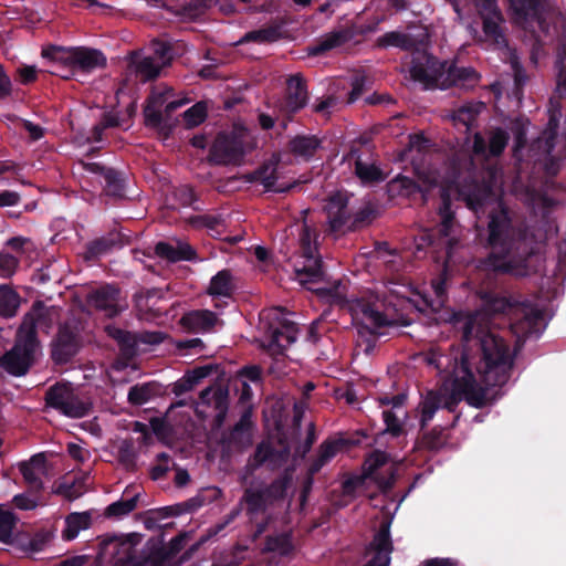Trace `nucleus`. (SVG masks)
Segmentation results:
<instances>
[{"instance_id":"obj_1","label":"nucleus","mask_w":566,"mask_h":566,"mask_svg":"<svg viewBox=\"0 0 566 566\" xmlns=\"http://www.w3.org/2000/svg\"><path fill=\"white\" fill-rule=\"evenodd\" d=\"M462 352L454 359L452 389L442 394V406L454 412L462 399L476 409L492 405L502 394L500 389L510 380L515 354L509 343L481 325L472 314L461 326Z\"/></svg>"},{"instance_id":"obj_2","label":"nucleus","mask_w":566,"mask_h":566,"mask_svg":"<svg viewBox=\"0 0 566 566\" xmlns=\"http://www.w3.org/2000/svg\"><path fill=\"white\" fill-rule=\"evenodd\" d=\"M485 247L489 254L480 260V268L495 274L526 276L536 271L539 244L525 226H514L509 210L500 207L489 213Z\"/></svg>"},{"instance_id":"obj_3","label":"nucleus","mask_w":566,"mask_h":566,"mask_svg":"<svg viewBox=\"0 0 566 566\" xmlns=\"http://www.w3.org/2000/svg\"><path fill=\"white\" fill-rule=\"evenodd\" d=\"M409 72L413 81L422 83L427 88L440 85L442 88L458 86L469 90L480 80L473 67H460L455 63L441 62L427 51L413 53V65Z\"/></svg>"},{"instance_id":"obj_4","label":"nucleus","mask_w":566,"mask_h":566,"mask_svg":"<svg viewBox=\"0 0 566 566\" xmlns=\"http://www.w3.org/2000/svg\"><path fill=\"white\" fill-rule=\"evenodd\" d=\"M38 346L36 319L28 313L18 328L14 345L0 356V367L15 377L27 375L34 363Z\"/></svg>"},{"instance_id":"obj_5","label":"nucleus","mask_w":566,"mask_h":566,"mask_svg":"<svg viewBox=\"0 0 566 566\" xmlns=\"http://www.w3.org/2000/svg\"><path fill=\"white\" fill-rule=\"evenodd\" d=\"M478 296L482 302L484 311L491 315L510 313L516 311L521 313V318L515 323V328L524 336L528 337L539 332V325L543 322V313L541 310L521 304L505 296L501 292L481 286Z\"/></svg>"},{"instance_id":"obj_6","label":"nucleus","mask_w":566,"mask_h":566,"mask_svg":"<svg viewBox=\"0 0 566 566\" xmlns=\"http://www.w3.org/2000/svg\"><path fill=\"white\" fill-rule=\"evenodd\" d=\"M286 315V310L281 306L266 308L260 313V324L265 338L263 347L272 355H284L287 347L296 340L297 325Z\"/></svg>"},{"instance_id":"obj_7","label":"nucleus","mask_w":566,"mask_h":566,"mask_svg":"<svg viewBox=\"0 0 566 566\" xmlns=\"http://www.w3.org/2000/svg\"><path fill=\"white\" fill-rule=\"evenodd\" d=\"M251 148L247 129H234L230 133L222 132L214 138L209 149L208 160L210 164L218 166H239Z\"/></svg>"},{"instance_id":"obj_8","label":"nucleus","mask_w":566,"mask_h":566,"mask_svg":"<svg viewBox=\"0 0 566 566\" xmlns=\"http://www.w3.org/2000/svg\"><path fill=\"white\" fill-rule=\"evenodd\" d=\"M83 346L82 328L76 319H67L59 324L56 334L50 343V357L54 365L64 366L71 363Z\"/></svg>"},{"instance_id":"obj_9","label":"nucleus","mask_w":566,"mask_h":566,"mask_svg":"<svg viewBox=\"0 0 566 566\" xmlns=\"http://www.w3.org/2000/svg\"><path fill=\"white\" fill-rule=\"evenodd\" d=\"M44 401L46 407L75 419L87 416L92 409L91 402L83 401L67 384L61 382L46 390Z\"/></svg>"},{"instance_id":"obj_10","label":"nucleus","mask_w":566,"mask_h":566,"mask_svg":"<svg viewBox=\"0 0 566 566\" xmlns=\"http://www.w3.org/2000/svg\"><path fill=\"white\" fill-rule=\"evenodd\" d=\"M349 311L359 334L365 331L374 335L377 329L391 325V322L382 312L363 298L350 302Z\"/></svg>"},{"instance_id":"obj_11","label":"nucleus","mask_w":566,"mask_h":566,"mask_svg":"<svg viewBox=\"0 0 566 566\" xmlns=\"http://www.w3.org/2000/svg\"><path fill=\"white\" fill-rule=\"evenodd\" d=\"M86 303L108 318L118 316L126 304L122 303V291L114 284H103L86 295Z\"/></svg>"},{"instance_id":"obj_12","label":"nucleus","mask_w":566,"mask_h":566,"mask_svg":"<svg viewBox=\"0 0 566 566\" xmlns=\"http://www.w3.org/2000/svg\"><path fill=\"white\" fill-rule=\"evenodd\" d=\"M314 231L304 223L300 233L302 256L305 259L303 268L296 270V274L303 282L316 283L323 275V261L315 255L316 248L312 244Z\"/></svg>"},{"instance_id":"obj_13","label":"nucleus","mask_w":566,"mask_h":566,"mask_svg":"<svg viewBox=\"0 0 566 566\" xmlns=\"http://www.w3.org/2000/svg\"><path fill=\"white\" fill-rule=\"evenodd\" d=\"M389 461L386 452L380 450L373 451L365 460L361 467V474L366 475L367 480H373L377 483L378 489L382 493L391 491L396 481V473L394 468H389L386 474L378 473V470L385 467Z\"/></svg>"},{"instance_id":"obj_14","label":"nucleus","mask_w":566,"mask_h":566,"mask_svg":"<svg viewBox=\"0 0 566 566\" xmlns=\"http://www.w3.org/2000/svg\"><path fill=\"white\" fill-rule=\"evenodd\" d=\"M349 197L347 192L336 191L329 195L324 206L331 232H347L350 219L348 211Z\"/></svg>"},{"instance_id":"obj_15","label":"nucleus","mask_w":566,"mask_h":566,"mask_svg":"<svg viewBox=\"0 0 566 566\" xmlns=\"http://www.w3.org/2000/svg\"><path fill=\"white\" fill-rule=\"evenodd\" d=\"M308 101L306 81L301 74L291 75L286 81V93L281 105V111L289 120L304 108Z\"/></svg>"},{"instance_id":"obj_16","label":"nucleus","mask_w":566,"mask_h":566,"mask_svg":"<svg viewBox=\"0 0 566 566\" xmlns=\"http://www.w3.org/2000/svg\"><path fill=\"white\" fill-rule=\"evenodd\" d=\"M509 140V133L501 127H494L489 132V143L481 133L476 132L473 135L472 151L476 156L500 157L504 153Z\"/></svg>"},{"instance_id":"obj_17","label":"nucleus","mask_w":566,"mask_h":566,"mask_svg":"<svg viewBox=\"0 0 566 566\" xmlns=\"http://www.w3.org/2000/svg\"><path fill=\"white\" fill-rule=\"evenodd\" d=\"M252 410L248 408L242 412L239 421L228 432L222 433V443L237 449L249 447L252 443Z\"/></svg>"},{"instance_id":"obj_18","label":"nucleus","mask_w":566,"mask_h":566,"mask_svg":"<svg viewBox=\"0 0 566 566\" xmlns=\"http://www.w3.org/2000/svg\"><path fill=\"white\" fill-rule=\"evenodd\" d=\"M46 458L44 453H36L32 455L28 461H21L18 463L20 473L23 476V481L27 488L30 489L31 493L43 492L44 483L40 474H44Z\"/></svg>"},{"instance_id":"obj_19","label":"nucleus","mask_w":566,"mask_h":566,"mask_svg":"<svg viewBox=\"0 0 566 566\" xmlns=\"http://www.w3.org/2000/svg\"><path fill=\"white\" fill-rule=\"evenodd\" d=\"M106 65L107 59L101 50L87 46H75L72 77L77 73L90 74L97 69L106 67Z\"/></svg>"},{"instance_id":"obj_20","label":"nucleus","mask_w":566,"mask_h":566,"mask_svg":"<svg viewBox=\"0 0 566 566\" xmlns=\"http://www.w3.org/2000/svg\"><path fill=\"white\" fill-rule=\"evenodd\" d=\"M359 439H326L318 447L317 455L310 464V473L317 474L323 467L328 464L345 447L359 443Z\"/></svg>"},{"instance_id":"obj_21","label":"nucleus","mask_w":566,"mask_h":566,"mask_svg":"<svg viewBox=\"0 0 566 566\" xmlns=\"http://www.w3.org/2000/svg\"><path fill=\"white\" fill-rule=\"evenodd\" d=\"M219 369L220 365L218 364L197 366L186 371L181 378L174 382L171 391L176 396H181L188 391H191L202 379L214 373H219Z\"/></svg>"},{"instance_id":"obj_22","label":"nucleus","mask_w":566,"mask_h":566,"mask_svg":"<svg viewBox=\"0 0 566 566\" xmlns=\"http://www.w3.org/2000/svg\"><path fill=\"white\" fill-rule=\"evenodd\" d=\"M155 253L160 259L172 263L197 259L196 250L190 244L180 241H178L176 247L169 242L159 241L155 245Z\"/></svg>"},{"instance_id":"obj_23","label":"nucleus","mask_w":566,"mask_h":566,"mask_svg":"<svg viewBox=\"0 0 566 566\" xmlns=\"http://www.w3.org/2000/svg\"><path fill=\"white\" fill-rule=\"evenodd\" d=\"M75 46L65 48L50 45L42 50V56L50 60L56 69H64L69 74H62V78H72Z\"/></svg>"},{"instance_id":"obj_24","label":"nucleus","mask_w":566,"mask_h":566,"mask_svg":"<svg viewBox=\"0 0 566 566\" xmlns=\"http://www.w3.org/2000/svg\"><path fill=\"white\" fill-rule=\"evenodd\" d=\"M376 45L380 49L398 48L403 51H410L411 66L413 65V53L422 51L418 48L417 40L412 35L399 31H390L380 35L376 40Z\"/></svg>"},{"instance_id":"obj_25","label":"nucleus","mask_w":566,"mask_h":566,"mask_svg":"<svg viewBox=\"0 0 566 566\" xmlns=\"http://www.w3.org/2000/svg\"><path fill=\"white\" fill-rule=\"evenodd\" d=\"M322 140L315 135H296L289 142V150L295 157L310 161L321 148Z\"/></svg>"},{"instance_id":"obj_26","label":"nucleus","mask_w":566,"mask_h":566,"mask_svg":"<svg viewBox=\"0 0 566 566\" xmlns=\"http://www.w3.org/2000/svg\"><path fill=\"white\" fill-rule=\"evenodd\" d=\"M217 314L209 310H197L186 313L180 323L185 328L193 332H208L217 323Z\"/></svg>"},{"instance_id":"obj_27","label":"nucleus","mask_w":566,"mask_h":566,"mask_svg":"<svg viewBox=\"0 0 566 566\" xmlns=\"http://www.w3.org/2000/svg\"><path fill=\"white\" fill-rule=\"evenodd\" d=\"M348 40V34L344 30L333 31L321 36L316 42L307 46V53L311 56H321L325 53L342 46Z\"/></svg>"},{"instance_id":"obj_28","label":"nucleus","mask_w":566,"mask_h":566,"mask_svg":"<svg viewBox=\"0 0 566 566\" xmlns=\"http://www.w3.org/2000/svg\"><path fill=\"white\" fill-rule=\"evenodd\" d=\"M259 181L263 185L265 191H271L275 193H285L289 192L292 188H294V184L289 185H279L276 186L277 180V164L276 163H264L259 168L255 169Z\"/></svg>"},{"instance_id":"obj_29","label":"nucleus","mask_w":566,"mask_h":566,"mask_svg":"<svg viewBox=\"0 0 566 566\" xmlns=\"http://www.w3.org/2000/svg\"><path fill=\"white\" fill-rule=\"evenodd\" d=\"M164 392L165 389L163 385L157 381L137 384L129 388L127 399L133 406H143L151 398L160 396Z\"/></svg>"},{"instance_id":"obj_30","label":"nucleus","mask_w":566,"mask_h":566,"mask_svg":"<svg viewBox=\"0 0 566 566\" xmlns=\"http://www.w3.org/2000/svg\"><path fill=\"white\" fill-rule=\"evenodd\" d=\"M441 426H436L429 431H424L416 441L415 448L429 452H438L448 443V434Z\"/></svg>"},{"instance_id":"obj_31","label":"nucleus","mask_w":566,"mask_h":566,"mask_svg":"<svg viewBox=\"0 0 566 566\" xmlns=\"http://www.w3.org/2000/svg\"><path fill=\"white\" fill-rule=\"evenodd\" d=\"M484 108L483 102H467L453 111L451 118L454 125H462L469 132Z\"/></svg>"},{"instance_id":"obj_32","label":"nucleus","mask_w":566,"mask_h":566,"mask_svg":"<svg viewBox=\"0 0 566 566\" xmlns=\"http://www.w3.org/2000/svg\"><path fill=\"white\" fill-rule=\"evenodd\" d=\"M388 192L391 197L415 198L422 192L420 185L412 178L398 175L388 184Z\"/></svg>"},{"instance_id":"obj_33","label":"nucleus","mask_w":566,"mask_h":566,"mask_svg":"<svg viewBox=\"0 0 566 566\" xmlns=\"http://www.w3.org/2000/svg\"><path fill=\"white\" fill-rule=\"evenodd\" d=\"M92 516L88 512H74L66 516L65 527L62 531L64 541H73L77 537L80 531L91 527Z\"/></svg>"},{"instance_id":"obj_34","label":"nucleus","mask_w":566,"mask_h":566,"mask_svg":"<svg viewBox=\"0 0 566 566\" xmlns=\"http://www.w3.org/2000/svg\"><path fill=\"white\" fill-rule=\"evenodd\" d=\"M21 301V296L12 286L0 285V316L2 318L9 319L17 316Z\"/></svg>"},{"instance_id":"obj_35","label":"nucleus","mask_w":566,"mask_h":566,"mask_svg":"<svg viewBox=\"0 0 566 566\" xmlns=\"http://www.w3.org/2000/svg\"><path fill=\"white\" fill-rule=\"evenodd\" d=\"M357 150L352 149L350 155L355 159V175L363 184H378L385 180V175L381 169L375 164H367L363 161Z\"/></svg>"},{"instance_id":"obj_36","label":"nucleus","mask_w":566,"mask_h":566,"mask_svg":"<svg viewBox=\"0 0 566 566\" xmlns=\"http://www.w3.org/2000/svg\"><path fill=\"white\" fill-rule=\"evenodd\" d=\"M188 535L180 533L170 539L167 547H160L151 553L153 566H163L167 560L172 559L184 548Z\"/></svg>"},{"instance_id":"obj_37","label":"nucleus","mask_w":566,"mask_h":566,"mask_svg":"<svg viewBox=\"0 0 566 566\" xmlns=\"http://www.w3.org/2000/svg\"><path fill=\"white\" fill-rule=\"evenodd\" d=\"M263 553H273L279 556H290L294 552L292 536L289 533L268 535L265 537Z\"/></svg>"},{"instance_id":"obj_38","label":"nucleus","mask_w":566,"mask_h":566,"mask_svg":"<svg viewBox=\"0 0 566 566\" xmlns=\"http://www.w3.org/2000/svg\"><path fill=\"white\" fill-rule=\"evenodd\" d=\"M419 406L421 409L419 424L420 430L423 431L433 419L437 410L442 406V392L436 390L428 391Z\"/></svg>"},{"instance_id":"obj_39","label":"nucleus","mask_w":566,"mask_h":566,"mask_svg":"<svg viewBox=\"0 0 566 566\" xmlns=\"http://www.w3.org/2000/svg\"><path fill=\"white\" fill-rule=\"evenodd\" d=\"M441 205L439 207L440 223L438 224V233L441 237H449L454 224V211L452 210V201L447 190L441 191Z\"/></svg>"},{"instance_id":"obj_40","label":"nucleus","mask_w":566,"mask_h":566,"mask_svg":"<svg viewBox=\"0 0 566 566\" xmlns=\"http://www.w3.org/2000/svg\"><path fill=\"white\" fill-rule=\"evenodd\" d=\"M234 285L230 270H221L210 280L208 294L212 296L230 297L233 294Z\"/></svg>"},{"instance_id":"obj_41","label":"nucleus","mask_w":566,"mask_h":566,"mask_svg":"<svg viewBox=\"0 0 566 566\" xmlns=\"http://www.w3.org/2000/svg\"><path fill=\"white\" fill-rule=\"evenodd\" d=\"M105 181L104 192L115 199L125 198L126 176L123 171L111 168L103 177Z\"/></svg>"},{"instance_id":"obj_42","label":"nucleus","mask_w":566,"mask_h":566,"mask_svg":"<svg viewBox=\"0 0 566 566\" xmlns=\"http://www.w3.org/2000/svg\"><path fill=\"white\" fill-rule=\"evenodd\" d=\"M515 13L521 19H530L539 25L545 21L542 0H515Z\"/></svg>"},{"instance_id":"obj_43","label":"nucleus","mask_w":566,"mask_h":566,"mask_svg":"<svg viewBox=\"0 0 566 566\" xmlns=\"http://www.w3.org/2000/svg\"><path fill=\"white\" fill-rule=\"evenodd\" d=\"M515 13L521 19H530L539 25L545 21L542 0H515Z\"/></svg>"},{"instance_id":"obj_44","label":"nucleus","mask_w":566,"mask_h":566,"mask_svg":"<svg viewBox=\"0 0 566 566\" xmlns=\"http://www.w3.org/2000/svg\"><path fill=\"white\" fill-rule=\"evenodd\" d=\"M515 13L521 19H530L539 25L545 21L542 0H515Z\"/></svg>"},{"instance_id":"obj_45","label":"nucleus","mask_w":566,"mask_h":566,"mask_svg":"<svg viewBox=\"0 0 566 566\" xmlns=\"http://www.w3.org/2000/svg\"><path fill=\"white\" fill-rule=\"evenodd\" d=\"M243 501L247 504V512L250 515L264 513L271 504L269 499H266L264 491L262 488L260 489H251L248 488L243 493Z\"/></svg>"},{"instance_id":"obj_46","label":"nucleus","mask_w":566,"mask_h":566,"mask_svg":"<svg viewBox=\"0 0 566 566\" xmlns=\"http://www.w3.org/2000/svg\"><path fill=\"white\" fill-rule=\"evenodd\" d=\"M281 38V30L279 25H270L258 30L247 32L237 44H244L249 42L256 43H273Z\"/></svg>"},{"instance_id":"obj_47","label":"nucleus","mask_w":566,"mask_h":566,"mask_svg":"<svg viewBox=\"0 0 566 566\" xmlns=\"http://www.w3.org/2000/svg\"><path fill=\"white\" fill-rule=\"evenodd\" d=\"M107 335L117 342L120 350L125 355H133L136 349V336L129 332L122 329L115 325H107L105 327Z\"/></svg>"},{"instance_id":"obj_48","label":"nucleus","mask_w":566,"mask_h":566,"mask_svg":"<svg viewBox=\"0 0 566 566\" xmlns=\"http://www.w3.org/2000/svg\"><path fill=\"white\" fill-rule=\"evenodd\" d=\"M377 218L376 208L367 203L360 209H358L353 216H350L347 232H356L359 231L369 224Z\"/></svg>"},{"instance_id":"obj_49","label":"nucleus","mask_w":566,"mask_h":566,"mask_svg":"<svg viewBox=\"0 0 566 566\" xmlns=\"http://www.w3.org/2000/svg\"><path fill=\"white\" fill-rule=\"evenodd\" d=\"M163 69L154 56H144L135 63L136 75L143 83L156 80Z\"/></svg>"},{"instance_id":"obj_50","label":"nucleus","mask_w":566,"mask_h":566,"mask_svg":"<svg viewBox=\"0 0 566 566\" xmlns=\"http://www.w3.org/2000/svg\"><path fill=\"white\" fill-rule=\"evenodd\" d=\"M482 30L486 38L491 39L497 45H506V38L501 28V23L504 21L503 15L497 19L491 15L482 17Z\"/></svg>"},{"instance_id":"obj_51","label":"nucleus","mask_w":566,"mask_h":566,"mask_svg":"<svg viewBox=\"0 0 566 566\" xmlns=\"http://www.w3.org/2000/svg\"><path fill=\"white\" fill-rule=\"evenodd\" d=\"M164 103L163 96H149L144 107V117L146 126L157 128L163 123V112L160 107Z\"/></svg>"},{"instance_id":"obj_52","label":"nucleus","mask_w":566,"mask_h":566,"mask_svg":"<svg viewBox=\"0 0 566 566\" xmlns=\"http://www.w3.org/2000/svg\"><path fill=\"white\" fill-rule=\"evenodd\" d=\"M171 197L180 207H189L195 211L202 210L199 206L196 205L199 200V197L190 185H179L175 187L171 192Z\"/></svg>"},{"instance_id":"obj_53","label":"nucleus","mask_w":566,"mask_h":566,"mask_svg":"<svg viewBox=\"0 0 566 566\" xmlns=\"http://www.w3.org/2000/svg\"><path fill=\"white\" fill-rule=\"evenodd\" d=\"M390 520H382L380 522L378 531L375 533L374 538L370 543V547L373 551L380 552H392V541L390 535Z\"/></svg>"},{"instance_id":"obj_54","label":"nucleus","mask_w":566,"mask_h":566,"mask_svg":"<svg viewBox=\"0 0 566 566\" xmlns=\"http://www.w3.org/2000/svg\"><path fill=\"white\" fill-rule=\"evenodd\" d=\"M115 244L116 239L113 237H102L95 239L86 244L84 258L87 261L96 260L109 252Z\"/></svg>"},{"instance_id":"obj_55","label":"nucleus","mask_w":566,"mask_h":566,"mask_svg":"<svg viewBox=\"0 0 566 566\" xmlns=\"http://www.w3.org/2000/svg\"><path fill=\"white\" fill-rule=\"evenodd\" d=\"M290 482L291 476L287 473H284L274 479L269 485L262 488L271 504H274L276 501L285 497Z\"/></svg>"},{"instance_id":"obj_56","label":"nucleus","mask_w":566,"mask_h":566,"mask_svg":"<svg viewBox=\"0 0 566 566\" xmlns=\"http://www.w3.org/2000/svg\"><path fill=\"white\" fill-rule=\"evenodd\" d=\"M19 518L9 510L0 505V542L10 544L12 542V533Z\"/></svg>"},{"instance_id":"obj_57","label":"nucleus","mask_w":566,"mask_h":566,"mask_svg":"<svg viewBox=\"0 0 566 566\" xmlns=\"http://www.w3.org/2000/svg\"><path fill=\"white\" fill-rule=\"evenodd\" d=\"M43 503V492L31 493L30 489L23 493L15 494L12 504L22 511H32Z\"/></svg>"},{"instance_id":"obj_58","label":"nucleus","mask_w":566,"mask_h":566,"mask_svg":"<svg viewBox=\"0 0 566 566\" xmlns=\"http://www.w3.org/2000/svg\"><path fill=\"white\" fill-rule=\"evenodd\" d=\"M138 502V495H134L128 500H119L109 504L105 510L106 517H122L132 513Z\"/></svg>"},{"instance_id":"obj_59","label":"nucleus","mask_w":566,"mask_h":566,"mask_svg":"<svg viewBox=\"0 0 566 566\" xmlns=\"http://www.w3.org/2000/svg\"><path fill=\"white\" fill-rule=\"evenodd\" d=\"M273 461V447L270 442L262 441L260 442L253 455L250 459L251 467L253 469H258L263 464L268 463L271 467V462Z\"/></svg>"},{"instance_id":"obj_60","label":"nucleus","mask_w":566,"mask_h":566,"mask_svg":"<svg viewBox=\"0 0 566 566\" xmlns=\"http://www.w3.org/2000/svg\"><path fill=\"white\" fill-rule=\"evenodd\" d=\"M117 459L125 470L135 471L137 469V453L130 441H124L119 446Z\"/></svg>"},{"instance_id":"obj_61","label":"nucleus","mask_w":566,"mask_h":566,"mask_svg":"<svg viewBox=\"0 0 566 566\" xmlns=\"http://www.w3.org/2000/svg\"><path fill=\"white\" fill-rule=\"evenodd\" d=\"M206 118L207 105L205 102H197L184 113V120L189 128L200 125Z\"/></svg>"},{"instance_id":"obj_62","label":"nucleus","mask_w":566,"mask_h":566,"mask_svg":"<svg viewBox=\"0 0 566 566\" xmlns=\"http://www.w3.org/2000/svg\"><path fill=\"white\" fill-rule=\"evenodd\" d=\"M188 223L195 229L217 230L223 223L220 214H197L188 218Z\"/></svg>"},{"instance_id":"obj_63","label":"nucleus","mask_w":566,"mask_h":566,"mask_svg":"<svg viewBox=\"0 0 566 566\" xmlns=\"http://www.w3.org/2000/svg\"><path fill=\"white\" fill-rule=\"evenodd\" d=\"M153 55L155 61L158 62L163 67L170 65L172 61V48L169 43L155 40L151 43Z\"/></svg>"},{"instance_id":"obj_64","label":"nucleus","mask_w":566,"mask_h":566,"mask_svg":"<svg viewBox=\"0 0 566 566\" xmlns=\"http://www.w3.org/2000/svg\"><path fill=\"white\" fill-rule=\"evenodd\" d=\"M382 420L385 423L384 433H389L394 438H398L403 434V424L392 410H384Z\"/></svg>"}]
</instances>
